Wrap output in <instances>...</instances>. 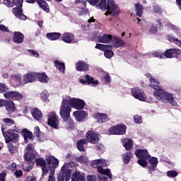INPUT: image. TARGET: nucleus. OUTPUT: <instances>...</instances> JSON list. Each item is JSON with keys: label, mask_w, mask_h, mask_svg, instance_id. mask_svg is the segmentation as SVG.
Listing matches in <instances>:
<instances>
[{"label": "nucleus", "mask_w": 181, "mask_h": 181, "mask_svg": "<svg viewBox=\"0 0 181 181\" xmlns=\"http://www.w3.org/2000/svg\"><path fill=\"white\" fill-rule=\"evenodd\" d=\"M86 107V101L83 99L72 98L70 100L63 99L60 107L59 115L63 119L64 122H66L70 119V112H71V108L75 110H83Z\"/></svg>", "instance_id": "f257e3e1"}, {"label": "nucleus", "mask_w": 181, "mask_h": 181, "mask_svg": "<svg viewBox=\"0 0 181 181\" xmlns=\"http://www.w3.org/2000/svg\"><path fill=\"white\" fill-rule=\"evenodd\" d=\"M27 152L24 154V159L26 163L22 165V168L24 172H30L35 166V158H36V154L33 153V148L32 147V144H28L26 147Z\"/></svg>", "instance_id": "f03ea898"}, {"label": "nucleus", "mask_w": 181, "mask_h": 181, "mask_svg": "<svg viewBox=\"0 0 181 181\" xmlns=\"http://www.w3.org/2000/svg\"><path fill=\"white\" fill-rule=\"evenodd\" d=\"M154 97L161 103H169L172 104V105H175L176 102L175 101V98L172 96V94L168 93V92L165 91L163 89H158V90H156L153 93Z\"/></svg>", "instance_id": "7ed1b4c3"}, {"label": "nucleus", "mask_w": 181, "mask_h": 181, "mask_svg": "<svg viewBox=\"0 0 181 181\" xmlns=\"http://www.w3.org/2000/svg\"><path fill=\"white\" fill-rule=\"evenodd\" d=\"M1 128L3 136H4L6 139V144H9V142H14V144H16L18 141H19V134H16L15 130L10 129L5 132L4 124H2Z\"/></svg>", "instance_id": "20e7f679"}, {"label": "nucleus", "mask_w": 181, "mask_h": 181, "mask_svg": "<svg viewBox=\"0 0 181 181\" xmlns=\"http://www.w3.org/2000/svg\"><path fill=\"white\" fill-rule=\"evenodd\" d=\"M106 8L107 11L105 13V16H108V15H112V16L119 15V11H117V9H118V6L115 4L114 0H107Z\"/></svg>", "instance_id": "39448f33"}, {"label": "nucleus", "mask_w": 181, "mask_h": 181, "mask_svg": "<svg viewBox=\"0 0 181 181\" xmlns=\"http://www.w3.org/2000/svg\"><path fill=\"white\" fill-rule=\"evenodd\" d=\"M61 173L57 177V181H69L71 179V170L64 164L61 168Z\"/></svg>", "instance_id": "423d86ee"}, {"label": "nucleus", "mask_w": 181, "mask_h": 181, "mask_svg": "<svg viewBox=\"0 0 181 181\" xmlns=\"http://www.w3.org/2000/svg\"><path fill=\"white\" fill-rule=\"evenodd\" d=\"M47 117V125L52 128H54V129H59V124H60V121L59 119V116L56 115V112H52L49 113Z\"/></svg>", "instance_id": "0eeeda50"}, {"label": "nucleus", "mask_w": 181, "mask_h": 181, "mask_svg": "<svg viewBox=\"0 0 181 181\" xmlns=\"http://www.w3.org/2000/svg\"><path fill=\"white\" fill-rule=\"evenodd\" d=\"M86 142L92 144V145H95L100 142V134L95 131L89 130L86 134Z\"/></svg>", "instance_id": "6e6552de"}, {"label": "nucleus", "mask_w": 181, "mask_h": 181, "mask_svg": "<svg viewBox=\"0 0 181 181\" xmlns=\"http://www.w3.org/2000/svg\"><path fill=\"white\" fill-rule=\"evenodd\" d=\"M127 132V126L125 124H117L110 127V133L112 135H125Z\"/></svg>", "instance_id": "1a4fd4ad"}, {"label": "nucleus", "mask_w": 181, "mask_h": 181, "mask_svg": "<svg viewBox=\"0 0 181 181\" xmlns=\"http://www.w3.org/2000/svg\"><path fill=\"white\" fill-rule=\"evenodd\" d=\"M7 100H13L14 101H21L23 98V95L17 91H7L4 94Z\"/></svg>", "instance_id": "9d476101"}, {"label": "nucleus", "mask_w": 181, "mask_h": 181, "mask_svg": "<svg viewBox=\"0 0 181 181\" xmlns=\"http://www.w3.org/2000/svg\"><path fill=\"white\" fill-rule=\"evenodd\" d=\"M131 93L132 95L136 100H139V101H146V94H145L142 90L138 88H132Z\"/></svg>", "instance_id": "9b49d317"}, {"label": "nucleus", "mask_w": 181, "mask_h": 181, "mask_svg": "<svg viewBox=\"0 0 181 181\" xmlns=\"http://www.w3.org/2000/svg\"><path fill=\"white\" fill-rule=\"evenodd\" d=\"M180 54L181 50L176 48L168 49L164 52V57H166V59H173V57L178 59Z\"/></svg>", "instance_id": "f8f14e48"}, {"label": "nucleus", "mask_w": 181, "mask_h": 181, "mask_svg": "<svg viewBox=\"0 0 181 181\" xmlns=\"http://www.w3.org/2000/svg\"><path fill=\"white\" fill-rule=\"evenodd\" d=\"M25 2L28 4H35V2H37V5L40 6V8H41V9H43L47 13L50 11V9L47 8L49 5H47V3L45 1V0H25Z\"/></svg>", "instance_id": "ddd939ff"}, {"label": "nucleus", "mask_w": 181, "mask_h": 181, "mask_svg": "<svg viewBox=\"0 0 181 181\" xmlns=\"http://www.w3.org/2000/svg\"><path fill=\"white\" fill-rule=\"evenodd\" d=\"M135 155L138 159H151V155H149L146 149H136L135 151Z\"/></svg>", "instance_id": "4468645a"}, {"label": "nucleus", "mask_w": 181, "mask_h": 181, "mask_svg": "<svg viewBox=\"0 0 181 181\" xmlns=\"http://www.w3.org/2000/svg\"><path fill=\"white\" fill-rule=\"evenodd\" d=\"M73 114L75 117L76 121H78V122L84 121V119H86V117L88 115V113L84 110L75 111Z\"/></svg>", "instance_id": "2eb2a0df"}, {"label": "nucleus", "mask_w": 181, "mask_h": 181, "mask_svg": "<svg viewBox=\"0 0 181 181\" xmlns=\"http://www.w3.org/2000/svg\"><path fill=\"white\" fill-rule=\"evenodd\" d=\"M81 84H93V86H98V80H94V78L90 76V75L85 76V80L83 78L79 79Z\"/></svg>", "instance_id": "dca6fc26"}, {"label": "nucleus", "mask_w": 181, "mask_h": 181, "mask_svg": "<svg viewBox=\"0 0 181 181\" xmlns=\"http://www.w3.org/2000/svg\"><path fill=\"white\" fill-rule=\"evenodd\" d=\"M48 168H58L59 167V160L54 156H49L46 158Z\"/></svg>", "instance_id": "f3484780"}, {"label": "nucleus", "mask_w": 181, "mask_h": 181, "mask_svg": "<svg viewBox=\"0 0 181 181\" xmlns=\"http://www.w3.org/2000/svg\"><path fill=\"white\" fill-rule=\"evenodd\" d=\"M93 117L99 124H104V122L108 121V115L105 113L98 112L93 115Z\"/></svg>", "instance_id": "a211bd4d"}, {"label": "nucleus", "mask_w": 181, "mask_h": 181, "mask_svg": "<svg viewBox=\"0 0 181 181\" xmlns=\"http://www.w3.org/2000/svg\"><path fill=\"white\" fill-rule=\"evenodd\" d=\"M22 7H15L13 8V13L16 18L21 19V21H26V16L23 14V10Z\"/></svg>", "instance_id": "6ab92c4d"}, {"label": "nucleus", "mask_w": 181, "mask_h": 181, "mask_svg": "<svg viewBox=\"0 0 181 181\" xmlns=\"http://www.w3.org/2000/svg\"><path fill=\"white\" fill-rule=\"evenodd\" d=\"M76 70H77V71H88V64L84 61H79L76 64Z\"/></svg>", "instance_id": "aec40b11"}, {"label": "nucleus", "mask_w": 181, "mask_h": 181, "mask_svg": "<svg viewBox=\"0 0 181 181\" xmlns=\"http://www.w3.org/2000/svg\"><path fill=\"white\" fill-rule=\"evenodd\" d=\"M23 40H25V35L23 33L19 31H15L13 35V41L14 43H23Z\"/></svg>", "instance_id": "412c9836"}, {"label": "nucleus", "mask_w": 181, "mask_h": 181, "mask_svg": "<svg viewBox=\"0 0 181 181\" xmlns=\"http://www.w3.org/2000/svg\"><path fill=\"white\" fill-rule=\"evenodd\" d=\"M148 163L150 165L148 166V169L150 173L155 172V170H156V167L158 166V158L152 157L149 159Z\"/></svg>", "instance_id": "4be33fe9"}, {"label": "nucleus", "mask_w": 181, "mask_h": 181, "mask_svg": "<svg viewBox=\"0 0 181 181\" xmlns=\"http://www.w3.org/2000/svg\"><path fill=\"white\" fill-rule=\"evenodd\" d=\"M112 47H115V49H118V47H122L125 45L124 40L119 39L117 37H113L112 38Z\"/></svg>", "instance_id": "5701e85b"}, {"label": "nucleus", "mask_w": 181, "mask_h": 181, "mask_svg": "<svg viewBox=\"0 0 181 181\" xmlns=\"http://www.w3.org/2000/svg\"><path fill=\"white\" fill-rule=\"evenodd\" d=\"M23 136L24 138V142L25 144H28L29 140L30 141H34L35 140V136H33V133L32 132L28 130V129H24L23 132Z\"/></svg>", "instance_id": "b1692460"}, {"label": "nucleus", "mask_w": 181, "mask_h": 181, "mask_svg": "<svg viewBox=\"0 0 181 181\" xmlns=\"http://www.w3.org/2000/svg\"><path fill=\"white\" fill-rule=\"evenodd\" d=\"M22 81V77L18 74H14L11 76V82L14 87H19Z\"/></svg>", "instance_id": "393cba45"}, {"label": "nucleus", "mask_w": 181, "mask_h": 181, "mask_svg": "<svg viewBox=\"0 0 181 181\" xmlns=\"http://www.w3.org/2000/svg\"><path fill=\"white\" fill-rule=\"evenodd\" d=\"M62 40L65 43H71L74 40V34L71 33H64L62 35Z\"/></svg>", "instance_id": "a878e982"}, {"label": "nucleus", "mask_w": 181, "mask_h": 181, "mask_svg": "<svg viewBox=\"0 0 181 181\" xmlns=\"http://www.w3.org/2000/svg\"><path fill=\"white\" fill-rule=\"evenodd\" d=\"M54 67H56V69H58L60 73H62L63 74L66 73V64H64V62H62L59 60H55L54 61Z\"/></svg>", "instance_id": "bb28decb"}, {"label": "nucleus", "mask_w": 181, "mask_h": 181, "mask_svg": "<svg viewBox=\"0 0 181 181\" xmlns=\"http://www.w3.org/2000/svg\"><path fill=\"white\" fill-rule=\"evenodd\" d=\"M112 35L108 34H104L98 38V42L99 43H111L112 41Z\"/></svg>", "instance_id": "cd10ccee"}, {"label": "nucleus", "mask_w": 181, "mask_h": 181, "mask_svg": "<svg viewBox=\"0 0 181 181\" xmlns=\"http://www.w3.org/2000/svg\"><path fill=\"white\" fill-rule=\"evenodd\" d=\"M35 76L40 83H49V76L46 75V73H35Z\"/></svg>", "instance_id": "c85d7f7f"}, {"label": "nucleus", "mask_w": 181, "mask_h": 181, "mask_svg": "<svg viewBox=\"0 0 181 181\" xmlns=\"http://www.w3.org/2000/svg\"><path fill=\"white\" fill-rule=\"evenodd\" d=\"M98 172L100 173V175H105L110 179H112V174H111V170H110V168L104 169L103 166L98 165Z\"/></svg>", "instance_id": "c756f323"}, {"label": "nucleus", "mask_w": 181, "mask_h": 181, "mask_svg": "<svg viewBox=\"0 0 181 181\" xmlns=\"http://www.w3.org/2000/svg\"><path fill=\"white\" fill-rule=\"evenodd\" d=\"M23 81L25 84H28L29 83H33L36 81V74H27L23 77Z\"/></svg>", "instance_id": "7c9ffc66"}, {"label": "nucleus", "mask_w": 181, "mask_h": 181, "mask_svg": "<svg viewBox=\"0 0 181 181\" xmlns=\"http://www.w3.org/2000/svg\"><path fill=\"white\" fill-rule=\"evenodd\" d=\"M4 107H6V110L8 112H13V111L16 110V107H15V103H13V101L4 100Z\"/></svg>", "instance_id": "2f4dec72"}, {"label": "nucleus", "mask_w": 181, "mask_h": 181, "mask_svg": "<svg viewBox=\"0 0 181 181\" xmlns=\"http://www.w3.org/2000/svg\"><path fill=\"white\" fill-rule=\"evenodd\" d=\"M71 181H86V178H84V175L80 171H76L72 174Z\"/></svg>", "instance_id": "473e14b6"}, {"label": "nucleus", "mask_w": 181, "mask_h": 181, "mask_svg": "<svg viewBox=\"0 0 181 181\" xmlns=\"http://www.w3.org/2000/svg\"><path fill=\"white\" fill-rule=\"evenodd\" d=\"M31 114L33 117L37 121H40V119L42 118V111H40V110H39L37 107L34 108L32 110Z\"/></svg>", "instance_id": "72a5a7b5"}, {"label": "nucleus", "mask_w": 181, "mask_h": 181, "mask_svg": "<svg viewBox=\"0 0 181 181\" xmlns=\"http://www.w3.org/2000/svg\"><path fill=\"white\" fill-rule=\"evenodd\" d=\"M87 144V140L86 139H82L78 140L76 142V148L80 152H86V148H84V145Z\"/></svg>", "instance_id": "f704fd0d"}, {"label": "nucleus", "mask_w": 181, "mask_h": 181, "mask_svg": "<svg viewBox=\"0 0 181 181\" xmlns=\"http://www.w3.org/2000/svg\"><path fill=\"white\" fill-rule=\"evenodd\" d=\"M46 36L49 40H57V39L62 37V34L60 33H48Z\"/></svg>", "instance_id": "c9c22d12"}, {"label": "nucleus", "mask_w": 181, "mask_h": 181, "mask_svg": "<svg viewBox=\"0 0 181 181\" xmlns=\"http://www.w3.org/2000/svg\"><path fill=\"white\" fill-rule=\"evenodd\" d=\"M135 8L136 12V16L141 18L144 12V6L141 3H137L135 4Z\"/></svg>", "instance_id": "e433bc0d"}, {"label": "nucleus", "mask_w": 181, "mask_h": 181, "mask_svg": "<svg viewBox=\"0 0 181 181\" xmlns=\"http://www.w3.org/2000/svg\"><path fill=\"white\" fill-rule=\"evenodd\" d=\"M150 86L152 88L156 90V91H158V90L160 89L158 82H156L155 78H153V77H152V76H151V78H150Z\"/></svg>", "instance_id": "4c0bfd02"}, {"label": "nucleus", "mask_w": 181, "mask_h": 181, "mask_svg": "<svg viewBox=\"0 0 181 181\" xmlns=\"http://www.w3.org/2000/svg\"><path fill=\"white\" fill-rule=\"evenodd\" d=\"M37 166H40L41 168L43 166H47V163L45 158L40 157L35 160V163Z\"/></svg>", "instance_id": "58836bf2"}, {"label": "nucleus", "mask_w": 181, "mask_h": 181, "mask_svg": "<svg viewBox=\"0 0 181 181\" xmlns=\"http://www.w3.org/2000/svg\"><path fill=\"white\" fill-rule=\"evenodd\" d=\"M95 49H98V50H102L104 52L105 49H112V45H103V44H96Z\"/></svg>", "instance_id": "ea45409f"}, {"label": "nucleus", "mask_w": 181, "mask_h": 181, "mask_svg": "<svg viewBox=\"0 0 181 181\" xmlns=\"http://www.w3.org/2000/svg\"><path fill=\"white\" fill-rule=\"evenodd\" d=\"M132 158V153L131 152H127L124 156H123V162L124 163L128 164L129 163L131 158Z\"/></svg>", "instance_id": "a19ab883"}, {"label": "nucleus", "mask_w": 181, "mask_h": 181, "mask_svg": "<svg viewBox=\"0 0 181 181\" xmlns=\"http://www.w3.org/2000/svg\"><path fill=\"white\" fill-rule=\"evenodd\" d=\"M97 8L102 11H107V0H100L99 4L97 5Z\"/></svg>", "instance_id": "79ce46f5"}, {"label": "nucleus", "mask_w": 181, "mask_h": 181, "mask_svg": "<svg viewBox=\"0 0 181 181\" xmlns=\"http://www.w3.org/2000/svg\"><path fill=\"white\" fill-rule=\"evenodd\" d=\"M104 55L107 59H111V57L114 56V52L112 51V49H105L104 50Z\"/></svg>", "instance_id": "37998d69"}, {"label": "nucleus", "mask_w": 181, "mask_h": 181, "mask_svg": "<svg viewBox=\"0 0 181 181\" xmlns=\"http://www.w3.org/2000/svg\"><path fill=\"white\" fill-rule=\"evenodd\" d=\"M76 162L78 163H87V157L84 156H81L75 159Z\"/></svg>", "instance_id": "c03bdc74"}, {"label": "nucleus", "mask_w": 181, "mask_h": 181, "mask_svg": "<svg viewBox=\"0 0 181 181\" xmlns=\"http://www.w3.org/2000/svg\"><path fill=\"white\" fill-rule=\"evenodd\" d=\"M3 122L8 125V127H11L13 124H15V120L11 119V118H4L3 119Z\"/></svg>", "instance_id": "a18cd8bd"}, {"label": "nucleus", "mask_w": 181, "mask_h": 181, "mask_svg": "<svg viewBox=\"0 0 181 181\" xmlns=\"http://www.w3.org/2000/svg\"><path fill=\"white\" fill-rule=\"evenodd\" d=\"M146 160H148V159L139 158L138 163L140 166H142V168H146V166H148V162Z\"/></svg>", "instance_id": "49530a36"}, {"label": "nucleus", "mask_w": 181, "mask_h": 181, "mask_svg": "<svg viewBox=\"0 0 181 181\" xmlns=\"http://www.w3.org/2000/svg\"><path fill=\"white\" fill-rule=\"evenodd\" d=\"M126 151H131L132 149V140L129 139L124 145Z\"/></svg>", "instance_id": "de8ad7c7"}, {"label": "nucleus", "mask_w": 181, "mask_h": 181, "mask_svg": "<svg viewBox=\"0 0 181 181\" xmlns=\"http://www.w3.org/2000/svg\"><path fill=\"white\" fill-rule=\"evenodd\" d=\"M100 159L94 160L93 162L90 163V165L91 166V168H96L98 169V165H100Z\"/></svg>", "instance_id": "09e8293b"}, {"label": "nucleus", "mask_w": 181, "mask_h": 181, "mask_svg": "<svg viewBox=\"0 0 181 181\" xmlns=\"http://www.w3.org/2000/svg\"><path fill=\"white\" fill-rule=\"evenodd\" d=\"M178 173L176 170H169L167 172V176L168 177H176L177 176Z\"/></svg>", "instance_id": "8fccbe9b"}, {"label": "nucleus", "mask_w": 181, "mask_h": 181, "mask_svg": "<svg viewBox=\"0 0 181 181\" xmlns=\"http://www.w3.org/2000/svg\"><path fill=\"white\" fill-rule=\"evenodd\" d=\"M8 149L10 153H15L16 152V147L14 146L13 144L11 143L8 144Z\"/></svg>", "instance_id": "3c124183"}, {"label": "nucleus", "mask_w": 181, "mask_h": 181, "mask_svg": "<svg viewBox=\"0 0 181 181\" xmlns=\"http://www.w3.org/2000/svg\"><path fill=\"white\" fill-rule=\"evenodd\" d=\"M23 0H13V6L15 5L18 8H22Z\"/></svg>", "instance_id": "603ef678"}, {"label": "nucleus", "mask_w": 181, "mask_h": 181, "mask_svg": "<svg viewBox=\"0 0 181 181\" xmlns=\"http://www.w3.org/2000/svg\"><path fill=\"white\" fill-rule=\"evenodd\" d=\"M134 121L136 124H141L142 117H141L139 115H135L134 116Z\"/></svg>", "instance_id": "864d4df0"}, {"label": "nucleus", "mask_w": 181, "mask_h": 181, "mask_svg": "<svg viewBox=\"0 0 181 181\" xmlns=\"http://www.w3.org/2000/svg\"><path fill=\"white\" fill-rule=\"evenodd\" d=\"M28 53H30V56H33L34 57H36L37 59L39 58V52H37L35 49H28Z\"/></svg>", "instance_id": "5fc2aeb1"}, {"label": "nucleus", "mask_w": 181, "mask_h": 181, "mask_svg": "<svg viewBox=\"0 0 181 181\" xmlns=\"http://www.w3.org/2000/svg\"><path fill=\"white\" fill-rule=\"evenodd\" d=\"M9 88L5 85V83H0V93H5V91H8Z\"/></svg>", "instance_id": "6e6d98bb"}, {"label": "nucleus", "mask_w": 181, "mask_h": 181, "mask_svg": "<svg viewBox=\"0 0 181 181\" xmlns=\"http://www.w3.org/2000/svg\"><path fill=\"white\" fill-rule=\"evenodd\" d=\"M153 55L155 57H158V59H165V52H154Z\"/></svg>", "instance_id": "4d7b16f0"}, {"label": "nucleus", "mask_w": 181, "mask_h": 181, "mask_svg": "<svg viewBox=\"0 0 181 181\" xmlns=\"http://www.w3.org/2000/svg\"><path fill=\"white\" fill-rule=\"evenodd\" d=\"M14 175L17 177V179H18L19 177H22V176H23V172L22 170H16L14 172Z\"/></svg>", "instance_id": "13d9d810"}, {"label": "nucleus", "mask_w": 181, "mask_h": 181, "mask_svg": "<svg viewBox=\"0 0 181 181\" xmlns=\"http://www.w3.org/2000/svg\"><path fill=\"white\" fill-rule=\"evenodd\" d=\"M95 151H98L99 152H102V151H104V145L101 144H98L95 146Z\"/></svg>", "instance_id": "bf43d9fd"}, {"label": "nucleus", "mask_w": 181, "mask_h": 181, "mask_svg": "<svg viewBox=\"0 0 181 181\" xmlns=\"http://www.w3.org/2000/svg\"><path fill=\"white\" fill-rule=\"evenodd\" d=\"M153 11L155 13H162V8L158 6H153Z\"/></svg>", "instance_id": "052dcab7"}, {"label": "nucleus", "mask_w": 181, "mask_h": 181, "mask_svg": "<svg viewBox=\"0 0 181 181\" xmlns=\"http://www.w3.org/2000/svg\"><path fill=\"white\" fill-rule=\"evenodd\" d=\"M4 5L12 8L13 6V0H4Z\"/></svg>", "instance_id": "680f3d73"}, {"label": "nucleus", "mask_w": 181, "mask_h": 181, "mask_svg": "<svg viewBox=\"0 0 181 181\" xmlns=\"http://www.w3.org/2000/svg\"><path fill=\"white\" fill-rule=\"evenodd\" d=\"M87 1L90 4V5H92V6H96V5L100 4V0H87Z\"/></svg>", "instance_id": "e2e57ef3"}, {"label": "nucleus", "mask_w": 181, "mask_h": 181, "mask_svg": "<svg viewBox=\"0 0 181 181\" xmlns=\"http://www.w3.org/2000/svg\"><path fill=\"white\" fill-rule=\"evenodd\" d=\"M16 163H12L10 165L8 166V169H10L12 172H15L16 170Z\"/></svg>", "instance_id": "0e129e2a"}, {"label": "nucleus", "mask_w": 181, "mask_h": 181, "mask_svg": "<svg viewBox=\"0 0 181 181\" xmlns=\"http://www.w3.org/2000/svg\"><path fill=\"white\" fill-rule=\"evenodd\" d=\"M103 80L105 83H111V76L109 74H106L103 77Z\"/></svg>", "instance_id": "69168bd1"}, {"label": "nucleus", "mask_w": 181, "mask_h": 181, "mask_svg": "<svg viewBox=\"0 0 181 181\" xmlns=\"http://www.w3.org/2000/svg\"><path fill=\"white\" fill-rule=\"evenodd\" d=\"M87 180L88 181H97V176L92 175H88L87 176Z\"/></svg>", "instance_id": "338daca9"}, {"label": "nucleus", "mask_w": 181, "mask_h": 181, "mask_svg": "<svg viewBox=\"0 0 181 181\" xmlns=\"http://www.w3.org/2000/svg\"><path fill=\"white\" fill-rule=\"evenodd\" d=\"M40 97L42 101H47V94H46V92H42Z\"/></svg>", "instance_id": "774afa93"}]
</instances>
